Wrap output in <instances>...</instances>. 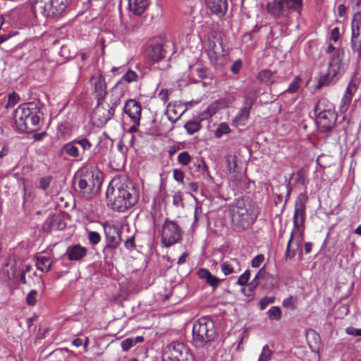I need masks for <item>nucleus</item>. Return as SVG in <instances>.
Segmentation results:
<instances>
[{
	"label": "nucleus",
	"instance_id": "nucleus-32",
	"mask_svg": "<svg viewBox=\"0 0 361 361\" xmlns=\"http://www.w3.org/2000/svg\"><path fill=\"white\" fill-rule=\"evenodd\" d=\"M301 79L299 76H296L293 80L290 83L288 87L283 91V93H295L300 88Z\"/></svg>",
	"mask_w": 361,
	"mask_h": 361
},
{
	"label": "nucleus",
	"instance_id": "nucleus-21",
	"mask_svg": "<svg viewBox=\"0 0 361 361\" xmlns=\"http://www.w3.org/2000/svg\"><path fill=\"white\" fill-rule=\"evenodd\" d=\"M208 9L219 17L224 16L228 9L227 0H205Z\"/></svg>",
	"mask_w": 361,
	"mask_h": 361
},
{
	"label": "nucleus",
	"instance_id": "nucleus-51",
	"mask_svg": "<svg viewBox=\"0 0 361 361\" xmlns=\"http://www.w3.org/2000/svg\"><path fill=\"white\" fill-rule=\"evenodd\" d=\"M221 271L225 276H228L234 272L233 268L228 262H223L221 265Z\"/></svg>",
	"mask_w": 361,
	"mask_h": 361
},
{
	"label": "nucleus",
	"instance_id": "nucleus-61",
	"mask_svg": "<svg viewBox=\"0 0 361 361\" xmlns=\"http://www.w3.org/2000/svg\"><path fill=\"white\" fill-rule=\"evenodd\" d=\"M350 102V99H348V101L344 100V97H343L341 101L340 111L342 112H345L348 108Z\"/></svg>",
	"mask_w": 361,
	"mask_h": 361
},
{
	"label": "nucleus",
	"instance_id": "nucleus-30",
	"mask_svg": "<svg viewBox=\"0 0 361 361\" xmlns=\"http://www.w3.org/2000/svg\"><path fill=\"white\" fill-rule=\"evenodd\" d=\"M193 166L196 169L197 172L203 176L207 175L209 176L208 167L203 159L197 160L196 162L193 163Z\"/></svg>",
	"mask_w": 361,
	"mask_h": 361
},
{
	"label": "nucleus",
	"instance_id": "nucleus-44",
	"mask_svg": "<svg viewBox=\"0 0 361 361\" xmlns=\"http://www.w3.org/2000/svg\"><path fill=\"white\" fill-rule=\"evenodd\" d=\"M37 291L32 290L29 292L26 297V302L28 305L34 306L37 302Z\"/></svg>",
	"mask_w": 361,
	"mask_h": 361
},
{
	"label": "nucleus",
	"instance_id": "nucleus-58",
	"mask_svg": "<svg viewBox=\"0 0 361 361\" xmlns=\"http://www.w3.org/2000/svg\"><path fill=\"white\" fill-rule=\"evenodd\" d=\"M173 204L176 207L183 206V198L180 194H176L173 197Z\"/></svg>",
	"mask_w": 361,
	"mask_h": 361
},
{
	"label": "nucleus",
	"instance_id": "nucleus-42",
	"mask_svg": "<svg viewBox=\"0 0 361 361\" xmlns=\"http://www.w3.org/2000/svg\"><path fill=\"white\" fill-rule=\"evenodd\" d=\"M20 100V97L16 92H13L8 96V102L5 106L6 109L11 108L16 105Z\"/></svg>",
	"mask_w": 361,
	"mask_h": 361
},
{
	"label": "nucleus",
	"instance_id": "nucleus-8",
	"mask_svg": "<svg viewBox=\"0 0 361 361\" xmlns=\"http://www.w3.org/2000/svg\"><path fill=\"white\" fill-rule=\"evenodd\" d=\"M267 10L275 18H286L291 12L301 14L302 0H279L269 2Z\"/></svg>",
	"mask_w": 361,
	"mask_h": 361
},
{
	"label": "nucleus",
	"instance_id": "nucleus-52",
	"mask_svg": "<svg viewBox=\"0 0 361 361\" xmlns=\"http://www.w3.org/2000/svg\"><path fill=\"white\" fill-rule=\"evenodd\" d=\"M173 177L176 181L183 183L184 180V173L180 169H173Z\"/></svg>",
	"mask_w": 361,
	"mask_h": 361
},
{
	"label": "nucleus",
	"instance_id": "nucleus-20",
	"mask_svg": "<svg viewBox=\"0 0 361 361\" xmlns=\"http://www.w3.org/2000/svg\"><path fill=\"white\" fill-rule=\"evenodd\" d=\"M87 254V249L79 244L71 245L67 247L65 255L70 261H79Z\"/></svg>",
	"mask_w": 361,
	"mask_h": 361
},
{
	"label": "nucleus",
	"instance_id": "nucleus-29",
	"mask_svg": "<svg viewBox=\"0 0 361 361\" xmlns=\"http://www.w3.org/2000/svg\"><path fill=\"white\" fill-rule=\"evenodd\" d=\"M265 273H266V271H265L264 267H263L258 271V272L255 275V278L248 284L249 288L251 291H253L257 288V286H258V284L259 283V280L264 277Z\"/></svg>",
	"mask_w": 361,
	"mask_h": 361
},
{
	"label": "nucleus",
	"instance_id": "nucleus-62",
	"mask_svg": "<svg viewBox=\"0 0 361 361\" xmlns=\"http://www.w3.org/2000/svg\"><path fill=\"white\" fill-rule=\"evenodd\" d=\"M215 102L220 109L226 108L229 105L228 101L226 99H221L216 100Z\"/></svg>",
	"mask_w": 361,
	"mask_h": 361
},
{
	"label": "nucleus",
	"instance_id": "nucleus-37",
	"mask_svg": "<svg viewBox=\"0 0 361 361\" xmlns=\"http://www.w3.org/2000/svg\"><path fill=\"white\" fill-rule=\"evenodd\" d=\"M357 87L356 86V85L353 82H350L346 90H345V94L343 95L344 97V100L345 101H348V99H352V97L353 95V94L356 92Z\"/></svg>",
	"mask_w": 361,
	"mask_h": 361
},
{
	"label": "nucleus",
	"instance_id": "nucleus-41",
	"mask_svg": "<svg viewBox=\"0 0 361 361\" xmlns=\"http://www.w3.org/2000/svg\"><path fill=\"white\" fill-rule=\"evenodd\" d=\"M87 238L89 242L93 245H97L101 240V236L98 232L96 231H88Z\"/></svg>",
	"mask_w": 361,
	"mask_h": 361
},
{
	"label": "nucleus",
	"instance_id": "nucleus-38",
	"mask_svg": "<svg viewBox=\"0 0 361 361\" xmlns=\"http://www.w3.org/2000/svg\"><path fill=\"white\" fill-rule=\"evenodd\" d=\"M230 132V128L226 123H221L215 130V136L217 138H220L223 135L227 134Z\"/></svg>",
	"mask_w": 361,
	"mask_h": 361
},
{
	"label": "nucleus",
	"instance_id": "nucleus-12",
	"mask_svg": "<svg viewBox=\"0 0 361 361\" xmlns=\"http://www.w3.org/2000/svg\"><path fill=\"white\" fill-rule=\"evenodd\" d=\"M105 235V246L102 250L104 259L112 255L111 250L117 248L121 243V230L118 226L105 223L103 224Z\"/></svg>",
	"mask_w": 361,
	"mask_h": 361
},
{
	"label": "nucleus",
	"instance_id": "nucleus-56",
	"mask_svg": "<svg viewBox=\"0 0 361 361\" xmlns=\"http://www.w3.org/2000/svg\"><path fill=\"white\" fill-rule=\"evenodd\" d=\"M242 68V61L240 59L236 60L231 67V71L233 73L237 74Z\"/></svg>",
	"mask_w": 361,
	"mask_h": 361
},
{
	"label": "nucleus",
	"instance_id": "nucleus-23",
	"mask_svg": "<svg viewBox=\"0 0 361 361\" xmlns=\"http://www.w3.org/2000/svg\"><path fill=\"white\" fill-rule=\"evenodd\" d=\"M333 111H335L334 104L326 98L320 99L314 107L315 116Z\"/></svg>",
	"mask_w": 361,
	"mask_h": 361
},
{
	"label": "nucleus",
	"instance_id": "nucleus-19",
	"mask_svg": "<svg viewBox=\"0 0 361 361\" xmlns=\"http://www.w3.org/2000/svg\"><path fill=\"white\" fill-rule=\"evenodd\" d=\"M114 115V110L113 108H104L102 106V103L97 105L93 111L92 116L94 119H97L99 124H106Z\"/></svg>",
	"mask_w": 361,
	"mask_h": 361
},
{
	"label": "nucleus",
	"instance_id": "nucleus-16",
	"mask_svg": "<svg viewBox=\"0 0 361 361\" xmlns=\"http://www.w3.org/2000/svg\"><path fill=\"white\" fill-rule=\"evenodd\" d=\"M66 227L63 217L61 214H54L49 216L42 225V229L46 232H51V231H61Z\"/></svg>",
	"mask_w": 361,
	"mask_h": 361
},
{
	"label": "nucleus",
	"instance_id": "nucleus-46",
	"mask_svg": "<svg viewBox=\"0 0 361 361\" xmlns=\"http://www.w3.org/2000/svg\"><path fill=\"white\" fill-rule=\"evenodd\" d=\"M275 301L274 297H264L261 299L259 302L260 310H264L269 304L274 303Z\"/></svg>",
	"mask_w": 361,
	"mask_h": 361
},
{
	"label": "nucleus",
	"instance_id": "nucleus-39",
	"mask_svg": "<svg viewBox=\"0 0 361 361\" xmlns=\"http://www.w3.org/2000/svg\"><path fill=\"white\" fill-rule=\"evenodd\" d=\"M296 180L301 185H305L308 183L307 174L305 170L300 169L296 173Z\"/></svg>",
	"mask_w": 361,
	"mask_h": 361
},
{
	"label": "nucleus",
	"instance_id": "nucleus-34",
	"mask_svg": "<svg viewBox=\"0 0 361 361\" xmlns=\"http://www.w3.org/2000/svg\"><path fill=\"white\" fill-rule=\"evenodd\" d=\"M273 354L268 345H265L262 348V350L257 361H269Z\"/></svg>",
	"mask_w": 361,
	"mask_h": 361
},
{
	"label": "nucleus",
	"instance_id": "nucleus-48",
	"mask_svg": "<svg viewBox=\"0 0 361 361\" xmlns=\"http://www.w3.org/2000/svg\"><path fill=\"white\" fill-rule=\"evenodd\" d=\"M209 45H210V50H209L210 57L211 58L214 57V58L216 59L218 57V56L220 55L221 51L216 47V45L214 42H210Z\"/></svg>",
	"mask_w": 361,
	"mask_h": 361
},
{
	"label": "nucleus",
	"instance_id": "nucleus-45",
	"mask_svg": "<svg viewBox=\"0 0 361 361\" xmlns=\"http://www.w3.org/2000/svg\"><path fill=\"white\" fill-rule=\"evenodd\" d=\"M250 277V271L246 270L243 274L240 276L238 279L237 284L240 286H245L247 283Z\"/></svg>",
	"mask_w": 361,
	"mask_h": 361
},
{
	"label": "nucleus",
	"instance_id": "nucleus-59",
	"mask_svg": "<svg viewBox=\"0 0 361 361\" xmlns=\"http://www.w3.org/2000/svg\"><path fill=\"white\" fill-rule=\"evenodd\" d=\"M135 246V237L134 236L130 237L125 241V247L128 250H131V249L134 248Z\"/></svg>",
	"mask_w": 361,
	"mask_h": 361
},
{
	"label": "nucleus",
	"instance_id": "nucleus-7",
	"mask_svg": "<svg viewBox=\"0 0 361 361\" xmlns=\"http://www.w3.org/2000/svg\"><path fill=\"white\" fill-rule=\"evenodd\" d=\"M75 178L78 182L77 190L86 199L94 197L102 185L99 172L94 173L92 171L82 170Z\"/></svg>",
	"mask_w": 361,
	"mask_h": 361
},
{
	"label": "nucleus",
	"instance_id": "nucleus-64",
	"mask_svg": "<svg viewBox=\"0 0 361 361\" xmlns=\"http://www.w3.org/2000/svg\"><path fill=\"white\" fill-rule=\"evenodd\" d=\"M337 10H338V16L340 17H342L344 16L345 11H346L345 6L344 4H340V5H338Z\"/></svg>",
	"mask_w": 361,
	"mask_h": 361
},
{
	"label": "nucleus",
	"instance_id": "nucleus-25",
	"mask_svg": "<svg viewBox=\"0 0 361 361\" xmlns=\"http://www.w3.org/2000/svg\"><path fill=\"white\" fill-rule=\"evenodd\" d=\"M149 4V0H128V5L134 14L142 15Z\"/></svg>",
	"mask_w": 361,
	"mask_h": 361
},
{
	"label": "nucleus",
	"instance_id": "nucleus-57",
	"mask_svg": "<svg viewBox=\"0 0 361 361\" xmlns=\"http://www.w3.org/2000/svg\"><path fill=\"white\" fill-rule=\"evenodd\" d=\"M281 188L284 189L286 191V198H285V202H284V204H283V206H285L289 200V197H290V193L292 191V188L289 184H287L286 185H282V186H281Z\"/></svg>",
	"mask_w": 361,
	"mask_h": 361
},
{
	"label": "nucleus",
	"instance_id": "nucleus-53",
	"mask_svg": "<svg viewBox=\"0 0 361 361\" xmlns=\"http://www.w3.org/2000/svg\"><path fill=\"white\" fill-rule=\"evenodd\" d=\"M264 259V257L263 255H257L256 257H255L251 262L252 267L255 268H257L260 266V264L262 263V262Z\"/></svg>",
	"mask_w": 361,
	"mask_h": 361
},
{
	"label": "nucleus",
	"instance_id": "nucleus-43",
	"mask_svg": "<svg viewBox=\"0 0 361 361\" xmlns=\"http://www.w3.org/2000/svg\"><path fill=\"white\" fill-rule=\"evenodd\" d=\"M137 78V73L132 71L128 70L123 76L122 80L127 82H132L134 81H136Z\"/></svg>",
	"mask_w": 361,
	"mask_h": 361
},
{
	"label": "nucleus",
	"instance_id": "nucleus-17",
	"mask_svg": "<svg viewBox=\"0 0 361 361\" xmlns=\"http://www.w3.org/2000/svg\"><path fill=\"white\" fill-rule=\"evenodd\" d=\"M124 112L137 125H140L142 107L135 99H128L123 107Z\"/></svg>",
	"mask_w": 361,
	"mask_h": 361
},
{
	"label": "nucleus",
	"instance_id": "nucleus-47",
	"mask_svg": "<svg viewBox=\"0 0 361 361\" xmlns=\"http://www.w3.org/2000/svg\"><path fill=\"white\" fill-rule=\"evenodd\" d=\"M134 345L133 338H126L121 342V348L125 352L129 350Z\"/></svg>",
	"mask_w": 361,
	"mask_h": 361
},
{
	"label": "nucleus",
	"instance_id": "nucleus-1",
	"mask_svg": "<svg viewBox=\"0 0 361 361\" xmlns=\"http://www.w3.org/2000/svg\"><path fill=\"white\" fill-rule=\"evenodd\" d=\"M106 196L109 207L114 211L124 212L138 202L139 192L133 182L127 181L116 188L109 186Z\"/></svg>",
	"mask_w": 361,
	"mask_h": 361
},
{
	"label": "nucleus",
	"instance_id": "nucleus-22",
	"mask_svg": "<svg viewBox=\"0 0 361 361\" xmlns=\"http://www.w3.org/2000/svg\"><path fill=\"white\" fill-rule=\"evenodd\" d=\"M165 52L161 44H156L147 49L146 55L151 61L157 62L164 59Z\"/></svg>",
	"mask_w": 361,
	"mask_h": 361
},
{
	"label": "nucleus",
	"instance_id": "nucleus-31",
	"mask_svg": "<svg viewBox=\"0 0 361 361\" xmlns=\"http://www.w3.org/2000/svg\"><path fill=\"white\" fill-rule=\"evenodd\" d=\"M267 315L271 320L279 321L281 318L282 312L279 307L273 306L268 310Z\"/></svg>",
	"mask_w": 361,
	"mask_h": 361
},
{
	"label": "nucleus",
	"instance_id": "nucleus-27",
	"mask_svg": "<svg viewBox=\"0 0 361 361\" xmlns=\"http://www.w3.org/2000/svg\"><path fill=\"white\" fill-rule=\"evenodd\" d=\"M51 260L48 257L39 256L36 258L35 265L37 269L43 272H48L51 269Z\"/></svg>",
	"mask_w": 361,
	"mask_h": 361
},
{
	"label": "nucleus",
	"instance_id": "nucleus-28",
	"mask_svg": "<svg viewBox=\"0 0 361 361\" xmlns=\"http://www.w3.org/2000/svg\"><path fill=\"white\" fill-rule=\"evenodd\" d=\"M257 78L260 82L269 85L274 82V72L264 69L258 73Z\"/></svg>",
	"mask_w": 361,
	"mask_h": 361
},
{
	"label": "nucleus",
	"instance_id": "nucleus-5",
	"mask_svg": "<svg viewBox=\"0 0 361 361\" xmlns=\"http://www.w3.org/2000/svg\"><path fill=\"white\" fill-rule=\"evenodd\" d=\"M259 214V209L255 203L238 200L233 209L232 220L236 226L245 230L256 221Z\"/></svg>",
	"mask_w": 361,
	"mask_h": 361
},
{
	"label": "nucleus",
	"instance_id": "nucleus-15",
	"mask_svg": "<svg viewBox=\"0 0 361 361\" xmlns=\"http://www.w3.org/2000/svg\"><path fill=\"white\" fill-rule=\"evenodd\" d=\"M317 124L323 133L329 131L331 130L336 122L337 115L335 111L326 112L325 114H322L315 116Z\"/></svg>",
	"mask_w": 361,
	"mask_h": 361
},
{
	"label": "nucleus",
	"instance_id": "nucleus-4",
	"mask_svg": "<svg viewBox=\"0 0 361 361\" xmlns=\"http://www.w3.org/2000/svg\"><path fill=\"white\" fill-rule=\"evenodd\" d=\"M39 108L35 102L21 104L14 111V120L16 127L20 132H32L37 130L40 117Z\"/></svg>",
	"mask_w": 361,
	"mask_h": 361
},
{
	"label": "nucleus",
	"instance_id": "nucleus-10",
	"mask_svg": "<svg viewBox=\"0 0 361 361\" xmlns=\"http://www.w3.org/2000/svg\"><path fill=\"white\" fill-rule=\"evenodd\" d=\"M183 235V231L176 221L165 219L161 232V241L164 247H169L181 242Z\"/></svg>",
	"mask_w": 361,
	"mask_h": 361
},
{
	"label": "nucleus",
	"instance_id": "nucleus-9",
	"mask_svg": "<svg viewBox=\"0 0 361 361\" xmlns=\"http://www.w3.org/2000/svg\"><path fill=\"white\" fill-rule=\"evenodd\" d=\"M71 0H34L32 8L35 13L45 17H56L63 13Z\"/></svg>",
	"mask_w": 361,
	"mask_h": 361
},
{
	"label": "nucleus",
	"instance_id": "nucleus-60",
	"mask_svg": "<svg viewBox=\"0 0 361 361\" xmlns=\"http://www.w3.org/2000/svg\"><path fill=\"white\" fill-rule=\"evenodd\" d=\"M340 37L339 28L336 27L331 30V39L334 42H337Z\"/></svg>",
	"mask_w": 361,
	"mask_h": 361
},
{
	"label": "nucleus",
	"instance_id": "nucleus-40",
	"mask_svg": "<svg viewBox=\"0 0 361 361\" xmlns=\"http://www.w3.org/2000/svg\"><path fill=\"white\" fill-rule=\"evenodd\" d=\"M52 179L53 178L51 176H47L41 178L39 181V188L43 190H47L50 186Z\"/></svg>",
	"mask_w": 361,
	"mask_h": 361
},
{
	"label": "nucleus",
	"instance_id": "nucleus-36",
	"mask_svg": "<svg viewBox=\"0 0 361 361\" xmlns=\"http://www.w3.org/2000/svg\"><path fill=\"white\" fill-rule=\"evenodd\" d=\"M74 140L76 144L79 145L82 148V150H83L82 154H85L86 151H89L92 146V145L90 142V140L85 137L77 138V139H75Z\"/></svg>",
	"mask_w": 361,
	"mask_h": 361
},
{
	"label": "nucleus",
	"instance_id": "nucleus-54",
	"mask_svg": "<svg viewBox=\"0 0 361 361\" xmlns=\"http://www.w3.org/2000/svg\"><path fill=\"white\" fill-rule=\"evenodd\" d=\"M345 333L353 336H361V329L350 326L345 329Z\"/></svg>",
	"mask_w": 361,
	"mask_h": 361
},
{
	"label": "nucleus",
	"instance_id": "nucleus-33",
	"mask_svg": "<svg viewBox=\"0 0 361 361\" xmlns=\"http://www.w3.org/2000/svg\"><path fill=\"white\" fill-rule=\"evenodd\" d=\"M184 127L189 134L192 135L200 129L201 125L197 121H189L185 124Z\"/></svg>",
	"mask_w": 361,
	"mask_h": 361
},
{
	"label": "nucleus",
	"instance_id": "nucleus-3",
	"mask_svg": "<svg viewBox=\"0 0 361 361\" xmlns=\"http://www.w3.org/2000/svg\"><path fill=\"white\" fill-rule=\"evenodd\" d=\"M326 52L331 54L329 68L327 72L319 79L316 86L317 89L334 85L345 72V65L343 63L344 51L336 49L331 44H329Z\"/></svg>",
	"mask_w": 361,
	"mask_h": 361
},
{
	"label": "nucleus",
	"instance_id": "nucleus-49",
	"mask_svg": "<svg viewBox=\"0 0 361 361\" xmlns=\"http://www.w3.org/2000/svg\"><path fill=\"white\" fill-rule=\"evenodd\" d=\"M282 305L284 307L290 308L291 310H295V308L293 302V297L292 295L285 298L282 302Z\"/></svg>",
	"mask_w": 361,
	"mask_h": 361
},
{
	"label": "nucleus",
	"instance_id": "nucleus-11",
	"mask_svg": "<svg viewBox=\"0 0 361 361\" xmlns=\"http://www.w3.org/2000/svg\"><path fill=\"white\" fill-rule=\"evenodd\" d=\"M161 361H195L191 350L182 343H173L164 350Z\"/></svg>",
	"mask_w": 361,
	"mask_h": 361
},
{
	"label": "nucleus",
	"instance_id": "nucleus-13",
	"mask_svg": "<svg viewBox=\"0 0 361 361\" xmlns=\"http://www.w3.org/2000/svg\"><path fill=\"white\" fill-rule=\"evenodd\" d=\"M90 84L93 89V94L100 105L107 94L105 78L100 73L94 74L90 78Z\"/></svg>",
	"mask_w": 361,
	"mask_h": 361
},
{
	"label": "nucleus",
	"instance_id": "nucleus-50",
	"mask_svg": "<svg viewBox=\"0 0 361 361\" xmlns=\"http://www.w3.org/2000/svg\"><path fill=\"white\" fill-rule=\"evenodd\" d=\"M220 109L219 108V106H217V104H216V102H214V103H212L207 109L206 111V114H207V116H212L214 114H215Z\"/></svg>",
	"mask_w": 361,
	"mask_h": 361
},
{
	"label": "nucleus",
	"instance_id": "nucleus-24",
	"mask_svg": "<svg viewBox=\"0 0 361 361\" xmlns=\"http://www.w3.org/2000/svg\"><path fill=\"white\" fill-rule=\"evenodd\" d=\"M197 276L200 279L204 280L207 285L212 287L213 290L219 286L220 279L212 275L210 271L206 269H200L197 271Z\"/></svg>",
	"mask_w": 361,
	"mask_h": 361
},
{
	"label": "nucleus",
	"instance_id": "nucleus-55",
	"mask_svg": "<svg viewBox=\"0 0 361 361\" xmlns=\"http://www.w3.org/2000/svg\"><path fill=\"white\" fill-rule=\"evenodd\" d=\"M202 214V207L199 204H196L194 212V221L192 224V227L194 228L195 226L196 223L199 220V215Z\"/></svg>",
	"mask_w": 361,
	"mask_h": 361
},
{
	"label": "nucleus",
	"instance_id": "nucleus-63",
	"mask_svg": "<svg viewBox=\"0 0 361 361\" xmlns=\"http://www.w3.org/2000/svg\"><path fill=\"white\" fill-rule=\"evenodd\" d=\"M197 72L198 73V76L200 78L204 79V78H208V76L207 75V69L206 68H197Z\"/></svg>",
	"mask_w": 361,
	"mask_h": 361
},
{
	"label": "nucleus",
	"instance_id": "nucleus-18",
	"mask_svg": "<svg viewBox=\"0 0 361 361\" xmlns=\"http://www.w3.org/2000/svg\"><path fill=\"white\" fill-rule=\"evenodd\" d=\"M253 105V101L250 98L245 100V106L240 109L233 122L235 126H245L250 117V111Z\"/></svg>",
	"mask_w": 361,
	"mask_h": 361
},
{
	"label": "nucleus",
	"instance_id": "nucleus-35",
	"mask_svg": "<svg viewBox=\"0 0 361 361\" xmlns=\"http://www.w3.org/2000/svg\"><path fill=\"white\" fill-rule=\"evenodd\" d=\"M177 160L180 164L183 166H187L191 161L192 157L188 152L183 151L178 155Z\"/></svg>",
	"mask_w": 361,
	"mask_h": 361
},
{
	"label": "nucleus",
	"instance_id": "nucleus-6",
	"mask_svg": "<svg viewBox=\"0 0 361 361\" xmlns=\"http://www.w3.org/2000/svg\"><path fill=\"white\" fill-rule=\"evenodd\" d=\"M192 343L197 348H202L214 341L216 329L214 322L207 317H201L192 326Z\"/></svg>",
	"mask_w": 361,
	"mask_h": 361
},
{
	"label": "nucleus",
	"instance_id": "nucleus-2",
	"mask_svg": "<svg viewBox=\"0 0 361 361\" xmlns=\"http://www.w3.org/2000/svg\"><path fill=\"white\" fill-rule=\"evenodd\" d=\"M307 201V196L304 193L299 194L296 198L293 214V229L291 231L290 238L287 243L285 252L286 259H290L296 255V250L290 249L294 236L296 235V238L299 240H303Z\"/></svg>",
	"mask_w": 361,
	"mask_h": 361
},
{
	"label": "nucleus",
	"instance_id": "nucleus-14",
	"mask_svg": "<svg viewBox=\"0 0 361 361\" xmlns=\"http://www.w3.org/2000/svg\"><path fill=\"white\" fill-rule=\"evenodd\" d=\"M361 45V13H355L351 22L350 47L358 50Z\"/></svg>",
	"mask_w": 361,
	"mask_h": 361
},
{
	"label": "nucleus",
	"instance_id": "nucleus-26",
	"mask_svg": "<svg viewBox=\"0 0 361 361\" xmlns=\"http://www.w3.org/2000/svg\"><path fill=\"white\" fill-rule=\"evenodd\" d=\"M75 145L76 143L74 140L65 144L61 149V154L64 153L71 157L78 159L80 156V152L78 147Z\"/></svg>",
	"mask_w": 361,
	"mask_h": 361
}]
</instances>
